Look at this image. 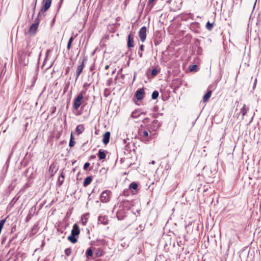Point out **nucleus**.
Segmentation results:
<instances>
[{"label":"nucleus","instance_id":"f257e3e1","mask_svg":"<svg viewBox=\"0 0 261 261\" xmlns=\"http://www.w3.org/2000/svg\"><path fill=\"white\" fill-rule=\"evenodd\" d=\"M160 126L161 124L157 120H153L151 124H149L147 126V128L150 133L149 138L150 139H152L154 137L156 132Z\"/></svg>","mask_w":261,"mask_h":261},{"label":"nucleus","instance_id":"f03ea898","mask_svg":"<svg viewBox=\"0 0 261 261\" xmlns=\"http://www.w3.org/2000/svg\"><path fill=\"white\" fill-rule=\"evenodd\" d=\"M39 17V16H37V17L35 19L34 22L31 25L30 28H29L28 33L30 35H34L38 28V25L40 22Z\"/></svg>","mask_w":261,"mask_h":261},{"label":"nucleus","instance_id":"7ed1b4c3","mask_svg":"<svg viewBox=\"0 0 261 261\" xmlns=\"http://www.w3.org/2000/svg\"><path fill=\"white\" fill-rule=\"evenodd\" d=\"M83 99V94L80 93L77 97L74 99L72 108L74 110H77L81 105L82 101Z\"/></svg>","mask_w":261,"mask_h":261},{"label":"nucleus","instance_id":"20e7f679","mask_svg":"<svg viewBox=\"0 0 261 261\" xmlns=\"http://www.w3.org/2000/svg\"><path fill=\"white\" fill-rule=\"evenodd\" d=\"M128 211V209L124 208L123 205L120 206L116 214L118 220H123L126 217Z\"/></svg>","mask_w":261,"mask_h":261},{"label":"nucleus","instance_id":"39448f33","mask_svg":"<svg viewBox=\"0 0 261 261\" xmlns=\"http://www.w3.org/2000/svg\"><path fill=\"white\" fill-rule=\"evenodd\" d=\"M51 4V0H43L42 4L43 7L40 10L38 14V16H40L41 13L46 12L50 7Z\"/></svg>","mask_w":261,"mask_h":261},{"label":"nucleus","instance_id":"423d86ee","mask_svg":"<svg viewBox=\"0 0 261 261\" xmlns=\"http://www.w3.org/2000/svg\"><path fill=\"white\" fill-rule=\"evenodd\" d=\"M86 59H82V61L81 60L79 61L80 65H79L77 66V69H76V79L79 77V76L81 74V73H82L83 69L84 68L85 62H86Z\"/></svg>","mask_w":261,"mask_h":261},{"label":"nucleus","instance_id":"0eeeda50","mask_svg":"<svg viewBox=\"0 0 261 261\" xmlns=\"http://www.w3.org/2000/svg\"><path fill=\"white\" fill-rule=\"evenodd\" d=\"M100 200L101 202H107L110 200V191L105 190L103 191L100 197Z\"/></svg>","mask_w":261,"mask_h":261},{"label":"nucleus","instance_id":"6e6552de","mask_svg":"<svg viewBox=\"0 0 261 261\" xmlns=\"http://www.w3.org/2000/svg\"><path fill=\"white\" fill-rule=\"evenodd\" d=\"M146 28L145 27H142L139 31V36L142 42H144L146 37Z\"/></svg>","mask_w":261,"mask_h":261},{"label":"nucleus","instance_id":"1a4fd4ad","mask_svg":"<svg viewBox=\"0 0 261 261\" xmlns=\"http://www.w3.org/2000/svg\"><path fill=\"white\" fill-rule=\"evenodd\" d=\"M139 134L140 136L142 138H148L146 140L149 141L151 139L149 138L150 133L149 131L148 130V129L146 128V129H141L139 130Z\"/></svg>","mask_w":261,"mask_h":261},{"label":"nucleus","instance_id":"9d476101","mask_svg":"<svg viewBox=\"0 0 261 261\" xmlns=\"http://www.w3.org/2000/svg\"><path fill=\"white\" fill-rule=\"evenodd\" d=\"M249 109V107L246 106L245 105H244L243 107L241 109L240 113L239 114H238L237 115H239V114L242 115V117L241 118V120L244 119V117L248 113Z\"/></svg>","mask_w":261,"mask_h":261},{"label":"nucleus","instance_id":"9b49d317","mask_svg":"<svg viewBox=\"0 0 261 261\" xmlns=\"http://www.w3.org/2000/svg\"><path fill=\"white\" fill-rule=\"evenodd\" d=\"M144 90L143 89H139L136 92V97L138 100H141L144 97Z\"/></svg>","mask_w":261,"mask_h":261},{"label":"nucleus","instance_id":"f8f14e48","mask_svg":"<svg viewBox=\"0 0 261 261\" xmlns=\"http://www.w3.org/2000/svg\"><path fill=\"white\" fill-rule=\"evenodd\" d=\"M89 217V214L86 213L83 215L81 218L80 222L83 225H86Z\"/></svg>","mask_w":261,"mask_h":261},{"label":"nucleus","instance_id":"ddd939ff","mask_svg":"<svg viewBox=\"0 0 261 261\" xmlns=\"http://www.w3.org/2000/svg\"><path fill=\"white\" fill-rule=\"evenodd\" d=\"M127 46L128 47H134V36L132 33H130L128 35Z\"/></svg>","mask_w":261,"mask_h":261},{"label":"nucleus","instance_id":"4468645a","mask_svg":"<svg viewBox=\"0 0 261 261\" xmlns=\"http://www.w3.org/2000/svg\"><path fill=\"white\" fill-rule=\"evenodd\" d=\"M98 222L103 225H106L108 223V217L106 216H100L98 219Z\"/></svg>","mask_w":261,"mask_h":261},{"label":"nucleus","instance_id":"2eb2a0df","mask_svg":"<svg viewBox=\"0 0 261 261\" xmlns=\"http://www.w3.org/2000/svg\"><path fill=\"white\" fill-rule=\"evenodd\" d=\"M110 133L107 132L105 133L103 136L102 142L105 144H107L110 141Z\"/></svg>","mask_w":261,"mask_h":261},{"label":"nucleus","instance_id":"dca6fc26","mask_svg":"<svg viewBox=\"0 0 261 261\" xmlns=\"http://www.w3.org/2000/svg\"><path fill=\"white\" fill-rule=\"evenodd\" d=\"M80 230L77 224H74L71 230V234L74 236H77L80 234Z\"/></svg>","mask_w":261,"mask_h":261},{"label":"nucleus","instance_id":"f3484780","mask_svg":"<svg viewBox=\"0 0 261 261\" xmlns=\"http://www.w3.org/2000/svg\"><path fill=\"white\" fill-rule=\"evenodd\" d=\"M97 156L99 160H103L106 157V151L99 149L97 153Z\"/></svg>","mask_w":261,"mask_h":261},{"label":"nucleus","instance_id":"a211bd4d","mask_svg":"<svg viewBox=\"0 0 261 261\" xmlns=\"http://www.w3.org/2000/svg\"><path fill=\"white\" fill-rule=\"evenodd\" d=\"M92 178L91 176H88L87 177L83 182V186L86 187L88 186L92 181Z\"/></svg>","mask_w":261,"mask_h":261},{"label":"nucleus","instance_id":"6ab92c4d","mask_svg":"<svg viewBox=\"0 0 261 261\" xmlns=\"http://www.w3.org/2000/svg\"><path fill=\"white\" fill-rule=\"evenodd\" d=\"M84 125L83 124H80L76 126L75 130L78 133V135H80L84 132Z\"/></svg>","mask_w":261,"mask_h":261},{"label":"nucleus","instance_id":"aec40b11","mask_svg":"<svg viewBox=\"0 0 261 261\" xmlns=\"http://www.w3.org/2000/svg\"><path fill=\"white\" fill-rule=\"evenodd\" d=\"M105 241L103 240H98L94 242L93 245L96 246H102L105 244Z\"/></svg>","mask_w":261,"mask_h":261},{"label":"nucleus","instance_id":"412c9836","mask_svg":"<svg viewBox=\"0 0 261 261\" xmlns=\"http://www.w3.org/2000/svg\"><path fill=\"white\" fill-rule=\"evenodd\" d=\"M212 94L211 91H208L207 93L203 96V100L204 102H206L208 100V99L210 98Z\"/></svg>","mask_w":261,"mask_h":261},{"label":"nucleus","instance_id":"4be33fe9","mask_svg":"<svg viewBox=\"0 0 261 261\" xmlns=\"http://www.w3.org/2000/svg\"><path fill=\"white\" fill-rule=\"evenodd\" d=\"M75 236L73 234H71L70 236H68V239L72 243H75L77 242V239L75 237Z\"/></svg>","mask_w":261,"mask_h":261},{"label":"nucleus","instance_id":"5701e85b","mask_svg":"<svg viewBox=\"0 0 261 261\" xmlns=\"http://www.w3.org/2000/svg\"><path fill=\"white\" fill-rule=\"evenodd\" d=\"M138 185L135 182H132L129 186L130 190H136L138 188Z\"/></svg>","mask_w":261,"mask_h":261},{"label":"nucleus","instance_id":"b1692460","mask_svg":"<svg viewBox=\"0 0 261 261\" xmlns=\"http://www.w3.org/2000/svg\"><path fill=\"white\" fill-rule=\"evenodd\" d=\"M95 254L97 257H100L103 255L104 253L102 249L98 248L97 249Z\"/></svg>","mask_w":261,"mask_h":261},{"label":"nucleus","instance_id":"393cba45","mask_svg":"<svg viewBox=\"0 0 261 261\" xmlns=\"http://www.w3.org/2000/svg\"><path fill=\"white\" fill-rule=\"evenodd\" d=\"M75 144V142L73 140V137L72 134H71V136H70L69 143V146L70 147H73V146H74Z\"/></svg>","mask_w":261,"mask_h":261},{"label":"nucleus","instance_id":"a878e982","mask_svg":"<svg viewBox=\"0 0 261 261\" xmlns=\"http://www.w3.org/2000/svg\"><path fill=\"white\" fill-rule=\"evenodd\" d=\"M87 257H91L93 255V251L91 248H89L86 252Z\"/></svg>","mask_w":261,"mask_h":261},{"label":"nucleus","instance_id":"bb28decb","mask_svg":"<svg viewBox=\"0 0 261 261\" xmlns=\"http://www.w3.org/2000/svg\"><path fill=\"white\" fill-rule=\"evenodd\" d=\"M73 40V37H72V36H71V37L70 38V39H69V41H68V44H67V49H68V50H70V48H71V43H72V42Z\"/></svg>","mask_w":261,"mask_h":261},{"label":"nucleus","instance_id":"cd10ccee","mask_svg":"<svg viewBox=\"0 0 261 261\" xmlns=\"http://www.w3.org/2000/svg\"><path fill=\"white\" fill-rule=\"evenodd\" d=\"M159 96V92L158 91H154L152 93V98L153 99H156Z\"/></svg>","mask_w":261,"mask_h":261},{"label":"nucleus","instance_id":"c85d7f7f","mask_svg":"<svg viewBox=\"0 0 261 261\" xmlns=\"http://www.w3.org/2000/svg\"><path fill=\"white\" fill-rule=\"evenodd\" d=\"M213 27V23H210L209 21H208L206 23V28L208 30L211 31Z\"/></svg>","mask_w":261,"mask_h":261},{"label":"nucleus","instance_id":"c756f323","mask_svg":"<svg viewBox=\"0 0 261 261\" xmlns=\"http://www.w3.org/2000/svg\"><path fill=\"white\" fill-rule=\"evenodd\" d=\"M198 68V66L196 65H193L190 66L189 69L191 71H196Z\"/></svg>","mask_w":261,"mask_h":261},{"label":"nucleus","instance_id":"7c9ffc66","mask_svg":"<svg viewBox=\"0 0 261 261\" xmlns=\"http://www.w3.org/2000/svg\"><path fill=\"white\" fill-rule=\"evenodd\" d=\"M65 254L67 256L70 255L71 252V249L70 248H66L64 251Z\"/></svg>","mask_w":261,"mask_h":261},{"label":"nucleus","instance_id":"2f4dec72","mask_svg":"<svg viewBox=\"0 0 261 261\" xmlns=\"http://www.w3.org/2000/svg\"><path fill=\"white\" fill-rule=\"evenodd\" d=\"M159 72V71L156 68H154L152 70L151 74L152 76H155Z\"/></svg>","mask_w":261,"mask_h":261},{"label":"nucleus","instance_id":"473e14b6","mask_svg":"<svg viewBox=\"0 0 261 261\" xmlns=\"http://www.w3.org/2000/svg\"><path fill=\"white\" fill-rule=\"evenodd\" d=\"M64 179L63 178H59L58 180V184L59 186H61L62 184L63 183Z\"/></svg>","mask_w":261,"mask_h":261},{"label":"nucleus","instance_id":"72a5a7b5","mask_svg":"<svg viewBox=\"0 0 261 261\" xmlns=\"http://www.w3.org/2000/svg\"><path fill=\"white\" fill-rule=\"evenodd\" d=\"M51 51V49H47L46 52V55H45V60H46L47 59H48L49 57V54L50 53V51Z\"/></svg>","mask_w":261,"mask_h":261},{"label":"nucleus","instance_id":"f704fd0d","mask_svg":"<svg viewBox=\"0 0 261 261\" xmlns=\"http://www.w3.org/2000/svg\"><path fill=\"white\" fill-rule=\"evenodd\" d=\"M90 166V164L89 163H86L84 165V167H83V169L86 170L87 169V168L89 167Z\"/></svg>","mask_w":261,"mask_h":261},{"label":"nucleus","instance_id":"c9c22d12","mask_svg":"<svg viewBox=\"0 0 261 261\" xmlns=\"http://www.w3.org/2000/svg\"><path fill=\"white\" fill-rule=\"evenodd\" d=\"M65 173H64L63 171H62L61 173V174H60V176H59V178H63V179H64L65 178Z\"/></svg>","mask_w":261,"mask_h":261},{"label":"nucleus","instance_id":"e433bc0d","mask_svg":"<svg viewBox=\"0 0 261 261\" xmlns=\"http://www.w3.org/2000/svg\"><path fill=\"white\" fill-rule=\"evenodd\" d=\"M144 46L142 44L140 46V48H139V50L141 51H142L143 50H144Z\"/></svg>","mask_w":261,"mask_h":261},{"label":"nucleus","instance_id":"4c0bfd02","mask_svg":"<svg viewBox=\"0 0 261 261\" xmlns=\"http://www.w3.org/2000/svg\"><path fill=\"white\" fill-rule=\"evenodd\" d=\"M155 0H148V5H151Z\"/></svg>","mask_w":261,"mask_h":261},{"label":"nucleus","instance_id":"58836bf2","mask_svg":"<svg viewBox=\"0 0 261 261\" xmlns=\"http://www.w3.org/2000/svg\"><path fill=\"white\" fill-rule=\"evenodd\" d=\"M154 44L155 45H157L160 43V41L159 40L157 41L155 39H154Z\"/></svg>","mask_w":261,"mask_h":261},{"label":"nucleus","instance_id":"ea45409f","mask_svg":"<svg viewBox=\"0 0 261 261\" xmlns=\"http://www.w3.org/2000/svg\"><path fill=\"white\" fill-rule=\"evenodd\" d=\"M256 83H257V79L256 78L254 80V84H253V88H254L256 85Z\"/></svg>","mask_w":261,"mask_h":261},{"label":"nucleus","instance_id":"a19ab883","mask_svg":"<svg viewBox=\"0 0 261 261\" xmlns=\"http://www.w3.org/2000/svg\"><path fill=\"white\" fill-rule=\"evenodd\" d=\"M96 158L95 155H91L90 157H89V159H94L95 158Z\"/></svg>","mask_w":261,"mask_h":261},{"label":"nucleus","instance_id":"79ce46f5","mask_svg":"<svg viewBox=\"0 0 261 261\" xmlns=\"http://www.w3.org/2000/svg\"><path fill=\"white\" fill-rule=\"evenodd\" d=\"M138 54H139L140 57H142V51H140V50L139 51Z\"/></svg>","mask_w":261,"mask_h":261},{"label":"nucleus","instance_id":"37998d69","mask_svg":"<svg viewBox=\"0 0 261 261\" xmlns=\"http://www.w3.org/2000/svg\"><path fill=\"white\" fill-rule=\"evenodd\" d=\"M111 82H112V79L109 80L108 81L107 85H108V86L110 85V83H111Z\"/></svg>","mask_w":261,"mask_h":261},{"label":"nucleus","instance_id":"c03bdc74","mask_svg":"<svg viewBox=\"0 0 261 261\" xmlns=\"http://www.w3.org/2000/svg\"><path fill=\"white\" fill-rule=\"evenodd\" d=\"M109 68V65H107L105 67V69L106 70H108Z\"/></svg>","mask_w":261,"mask_h":261},{"label":"nucleus","instance_id":"a18cd8bd","mask_svg":"<svg viewBox=\"0 0 261 261\" xmlns=\"http://www.w3.org/2000/svg\"><path fill=\"white\" fill-rule=\"evenodd\" d=\"M151 163L152 164H155V161H151Z\"/></svg>","mask_w":261,"mask_h":261},{"label":"nucleus","instance_id":"49530a36","mask_svg":"<svg viewBox=\"0 0 261 261\" xmlns=\"http://www.w3.org/2000/svg\"><path fill=\"white\" fill-rule=\"evenodd\" d=\"M68 72V69L67 70H66V74H67V73Z\"/></svg>","mask_w":261,"mask_h":261},{"label":"nucleus","instance_id":"de8ad7c7","mask_svg":"<svg viewBox=\"0 0 261 261\" xmlns=\"http://www.w3.org/2000/svg\"><path fill=\"white\" fill-rule=\"evenodd\" d=\"M31 219V217H29V215L27 216V219Z\"/></svg>","mask_w":261,"mask_h":261},{"label":"nucleus","instance_id":"09e8293b","mask_svg":"<svg viewBox=\"0 0 261 261\" xmlns=\"http://www.w3.org/2000/svg\"><path fill=\"white\" fill-rule=\"evenodd\" d=\"M31 219V217H29V215L27 216V219Z\"/></svg>","mask_w":261,"mask_h":261},{"label":"nucleus","instance_id":"8fccbe9b","mask_svg":"<svg viewBox=\"0 0 261 261\" xmlns=\"http://www.w3.org/2000/svg\"><path fill=\"white\" fill-rule=\"evenodd\" d=\"M132 115H133L134 117H136V116H135V113H133Z\"/></svg>","mask_w":261,"mask_h":261},{"label":"nucleus","instance_id":"3c124183","mask_svg":"<svg viewBox=\"0 0 261 261\" xmlns=\"http://www.w3.org/2000/svg\"><path fill=\"white\" fill-rule=\"evenodd\" d=\"M135 78H136V75H135L134 76V80H135Z\"/></svg>","mask_w":261,"mask_h":261},{"label":"nucleus","instance_id":"603ef678","mask_svg":"<svg viewBox=\"0 0 261 261\" xmlns=\"http://www.w3.org/2000/svg\"><path fill=\"white\" fill-rule=\"evenodd\" d=\"M37 0H36V2H37Z\"/></svg>","mask_w":261,"mask_h":261}]
</instances>
